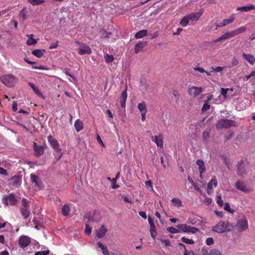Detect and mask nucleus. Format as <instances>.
Here are the masks:
<instances>
[{
	"label": "nucleus",
	"instance_id": "f257e3e1",
	"mask_svg": "<svg viewBox=\"0 0 255 255\" xmlns=\"http://www.w3.org/2000/svg\"><path fill=\"white\" fill-rule=\"evenodd\" d=\"M247 28L245 26H241L236 30L228 31L216 39L215 42H221L223 40L233 38L245 32Z\"/></svg>",
	"mask_w": 255,
	"mask_h": 255
},
{
	"label": "nucleus",
	"instance_id": "f03ea898",
	"mask_svg": "<svg viewBox=\"0 0 255 255\" xmlns=\"http://www.w3.org/2000/svg\"><path fill=\"white\" fill-rule=\"evenodd\" d=\"M233 228V226L228 222L220 221L213 228V231L218 233H223L230 231Z\"/></svg>",
	"mask_w": 255,
	"mask_h": 255
},
{
	"label": "nucleus",
	"instance_id": "7ed1b4c3",
	"mask_svg": "<svg viewBox=\"0 0 255 255\" xmlns=\"http://www.w3.org/2000/svg\"><path fill=\"white\" fill-rule=\"evenodd\" d=\"M216 126L218 129L223 128H229L232 127L237 126V123L234 120L223 119L218 121Z\"/></svg>",
	"mask_w": 255,
	"mask_h": 255
},
{
	"label": "nucleus",
	"instance_id": "20e7f679",
	"mask_svg": "<svg viewBox=\"0 0 255 255\" xmlns=\"http://www.w3.org/2000/svg\"><path fill=\"white\" fill-rule=\"evenodd\" d=\"M0 80L5 85L8 87H12L15 84L16 78L12 74H7L2 76Z\"/></svg>",
	"mask_w": 255,
	"mask_h": 255
},
{
	"label": "nucleus",
	"instance_id": "39448f33",
	"mask_svg": "<svg viewBox=\"0 0 255 255\" xmlns=\"http://www.w3.org/2000/svg\"><path fill=\"white\" fill-rule=\"evenodd\" d=\"M176 228L179 229V232L182 231L184 233L195 234L199 231L198 228L190 226H187V225L185 224H178L176 226Z\"/></svg>",
	"mask_w": 255,
	"mask_h": 255
},
{
	"label": "nucleus",
	"instance_id": "423d86ee",
	"mask_svg": "<svg viewBox=\"0 0 255 255\" xmlns=\"http://www.w3.org/2000/svg\"><path fill=\"white\" fill-rule=\"evenodd\" d=\"M9 185L12 187L19 188L21 184L22 176L16 175L8 180Z\"/></svg>",
	"mask_w": 255,
	"mask_h": 255
},
{
	"label": "nucleus",
	"instance_id": "0eeeda50",
	"mask_svg": "<svg viewBox=\"0 0 255 255\" xmlns=\"http://www.w3.org/2000/svg\"><path fill=\"white\" fill-rule=\"evenodd\" d=\"M236 229L238 232H241L248 229V222L245 217L239 220L236 225Z\"/></svg>",
	"mask_w": 255,
	"mask_h": 255
},
{
	"label": "nucleus",
	"instance_id": "6e6552de",
	"mask_svg": "<svg viewBox=\"0 0 255 255\" xmlns=\"http://www.w3.org/2000/svg\"><path fill=\"white\" fill-rule=\"evenodd\" d=\"M203 90L204 89L202 87L192 86L188 88L187 93H188V95L191 97H197L203 92Z\"/></svg>",
	"mask_w": 255,
	"mask_h": 255
},
{
	"label": "nucleus",
	"instance_id": "1a4fd4ad",
	"mask_svg": "<svg viewBox=\"0 0 255 255\" xmlns=\"http://www.w3.org/2000/svg\"><path fill=\"white\" fill-rule=\"evenodd\" d=\"M2 203L5 205H15L17 203V199H16L15 196L13 193H11L9 196H4L2 200Z\"/></svg>",
	"mask_w": 255,
	"mask_h": 255
},
{
	"label": "nucleus",
	"instance_id": "9d476101",
	"mask_svg": "<svg viewBox=\"0 0 255 255\" xmlns=\"http://www.w3.org/2000/svg\"><path fill=\"white\" fill-rule=\"evenodd\" d=\"M235 19V14H232L229 18L224 19L223 20L222 22H220L216 24V26L217 27H224L227 26V25L233 23Z\"/></svg>",
	"mask_w": 255,
	"mask_h": 255
},
{
	"label": "nucleus",
	"instance_id": "9b49d317",
	"mask_svg": "<svg viewBox=\"0 0 255 255\" xmlns=\"http://www.w3.org/2000/svg\"><path fill=\"white\" fill-rule=\"evenodd\" d=\"M30 242V238L25 236H21L19 239V246L20 248L24 249L29 246Z\"/></svg>",
	"mask_w": 255,
	"mask_h": 255
},
{
	"label": "nucleus",
	"instance_id": "f8f14e48",
	"mask_svg": "<svg viewBox=\"0 0 255 255\" xmlns=\"http://www.w3.org/2000/svg\"><path fill=\"white\" fill-rule=\"evenodd\" d=\"M238 174V175L243 176L246 174L245 169V163L243 160H241L237 165Z\"/></svg>",
	"mask_w": 255,
	"mask_h": 255
},
{
	"label": "nucleus",
	"instance_id": "ddd939ff",
	"mask_svg": "<svg viewBox=\"0 0 255 255\" xmlns=\"http://www.w3.org/2000/svg\"><path fill=\"white\" fill-rule=\"evenodd\" d=\"M151 140L156 143L157 146L161 148L163 147V135L162 134H159L158 135H152Z\"/></svg>",
	"mask_w": 255,
	"mask_h": 255
},
{
	"label": "nucleus",
	"instance_id": "4468645a",
	"mask_svg": "<svg viewBox=\"0 0 255 255\" xmlns=\"http://www.w3.org/2000/svg\"><path fill=\"white\" fill-rule=\"evenodd\" d=\"M48 140L50 143L51 146L55 150L60 151L61 148L59 147V144L57 139L53 138V137L50 135L48 136Z\"/></svg>",
	"mask_w": 255,
	"mask_h": 255
},
{
	"label": "nucleus",
	"instance_id": "2eb2a0df",
	"mask_svg": "<svg viewBox=\"0 0 255 255\" xmlns=\"http://www.w3.org/2000/svg\"><path fill=\"white\" fill-rule=\"evenodd\" d=\"M33 147L36 157H39L43 154L44 150L42 145H38L36 142H33Z\"/></svg>",
	"mask_w": 255,
	"mask_h": 255
},
{
	"label": "nucleus",
	"instance_id": "dca6fc26",
	"mask_svg": "<svg viewBox=\"0 0 255 255\" xmlns=\"http://www.w3.org/2000/svg\"><path fill=\"white\" fill-rule=\"evenodd\" d=\"M203 12L202 11L198 12L190 13L186 15L188 17V20L191 21H198L200 17L202 15Z\"/></svg>",
	"mask_w": 255,
	"mask_h": 255
},
{
	"label": "nucleus",
	"instance_id": "f3484780",
	"mask_svg": "<svg viewBox=\"0 0 255 255\" xmlns=\"http://www.w3.org/2000/svg\"><path fill=\"white\" fill-rule=\"evenodd\" d=\"M78 53L81 55L90 54L91 53V49L89 46L85 44H83L79 48Z\"/></svg>",
	"mask_w": 255,
	"mask_h": 255
},
{
	"label": "nucleus",
	"instance_id": "a211bd4d",
	"mask_svg": "<svg viewBox=\"0 0 255 255\" xmlns=\"http://www.w3.org/2000/svg\"><path fill=\"white\" fill-rule=\"evenodd\" d=\"M196 164L199 166V170L200 172V177L203 178L202 174L206 171V165L204 161L202 159H197L196 160Z\"/></svg>",
	"mask_w": 255,
	"mask_h": 255
},
{
	"label": "nucleus",
	"instance_id": "6ab92c4d",
	"mask_svg": "<svg viewBox=\"0 0 255 255\" xmlns=\"http://www.w3.org/2000/svg\"><path fill=\"white\" fill-rule=\"evenodd\" d=\"M147 45L146 41L139 42L135 45L134 52L137 54Z\"/></svg>",
	"mask_w": 255,
	"mask_h": 255
},
{
	"label": "nucleus",
	"instance_id": "aec40b11",
	"mask_svg": "<svg viewBox=\"0 0 255 255\" xmlns=\"http://www.w3.org/2000/svg\"><path fill=\"white\" fill-rule=\"evenodd\" d=\"M107 229L102 225L98 230L96 231V235L98 238H102L105 236Z\"/></svg>",
	"mask_w": 255,
	"mask_h": 255
},
{
	"label": "nucleus",
	"instance_id": "412c9836",
	"mask_svg": "<svg viewBox=\"0 0 255 255\" xmlns=\"http://www.w3.org/2000/svg\"><path fill=\"white\" fill-rule=\"evenodd\" d=\"M127 98V89L122 92L120 97V104L122 108H125Z\"/></svg>",
	"mask_w": 255,
	"mask_h": 255
},
{
	"label": "nucleus",
	"instance_id": "4be33fe9",
	"mask_svg": "<svg viewBox=\"0 0 255 255\" xmlns=\"http://www.w3.org/2000/svg\"><path fill=\"white\" fill-rule=\"evenodd\" d=\"M236 187L238 190L244 191L245 192H247L250 191L249 189L244 184V183L241 181H238L236 182Z\"/></svg>",
	"mask_w": 255,
	"mask_h": 255
},
{
	"label": "nucleus",
	"instance_id": "5701e85b",
	"mask_svg": "<svg viewBox=\"0 0 255 255\" xmlns=\"http://www.w3.org/2000/svg\"><path fill=\"white\" fill-rule=\"evenodd\" d=\"M254 9H255V5L252 4H248V5L246 6L238 7L237 9V10L245 12H248L251 10Z\"/></svg>",
	"mask_w": 255,
	"mask_h": 255
},
{
	"label": "nucleus",
	"instance_id": "b1692460",
	"mask_svg": "<svg viewBox=\"0 0 255 255\" xmlns=\"http://www.w3.org/2000/svg\"><path fill=\"white\" fill-rule=\"evenodd\" d=\"M30 179L32 182L35 184V186L39 187L41 184L40 178L34 174H31Z\"/></svg>",
	"mask_w": 255,
	"mask_h": 255
},
{
	"label": "nucleus",
	"instance_id": "393cba45",
	"mask_svg": "<svg viewBox=\"0 0 255 255\" xmlns=\"http://www.w3.org/2000/svg\"><path fill=\"white\" fill-rule=\"evenodd\" d=\"M243 58L247 60L250 64L253 65L255 62V57L251 54H246L243 53Z\"/></svg>",
	"mask_w": 255,
	"mask_h": 255
},
{
	"label": "nucleus",
	"instance_id": "a878e982",
	"mask_svg": "<svg viewBox=\"0 0 255 255\" xmlns=\"http://www.w3.org/2000/svg\"><path fill=\"white\" fill-rule=\"evenodd\" d=\"M213 185L214 187H217L218 185V182L215 177H213L208 184L207 191L208 193H209V190L213 189Z\"/></svg>",
	"mask_w": 255,
	"mask_h": 255
},
{
	"label": "nucleus",
	"instance_id": "bb28decb",
	"mask_svg": "<svg viewBox=\"0 0 255 255\" xmlns=\"http://www.w3.org/2000/svg\"><path fill=\"white\" fill-rule=\"evenodd\" d=\"M74 127L77 131H80L83 128V123L79 119L75 121L74 123Z\"/></svg>",
	"mask_w": 255,
	"mask_h": 255
},
{
	"label": "nucleus",
	"instance_id": "cd10ccee",
	"mask_svg": "<svg viewBox=\"0 0 255 255\" xmlns=\"http://www.w3.org/2000/svg\"><path fill=\"white\" fill-rule=\"evenodd\" d=\"M28 37V40H27L26 44L28 46H30L32 45L35 44L37 43V41L39 40V39H35L33 38V34H29L27 35Z\"/></svg>",
	"mask_w": 255,
	"mask_h": 255
},
{
	"label": "nucleus",
	"instance_id": "c85d7f7f",
	"mask_svg": "<svg viewBox=\"0 0 255 255\" xmlns=\"http://www.w3.org/2000/svg\"><path fill=\"white\" fill-rule=\"evenodd\" d=\"M147 34V31L146 29H143L139 30L137 33H135L134 35V37L135 39H139L143 37H145Z\"/></svg>",
	"mask_w": 255,
	"mask_h": 255
},
{
	"label": "nucleus",
	"instance_id": "c756f323",
	"mask_svg": "<svg viewBox=\"0 0 255 255\" xmlns=\"http://www.w3.org/2000/svg\"><path fill=\"white\" fill-rule=\"evenodd\" d=\"M45 52V50L35 49L32 51V54L35 56L40 58L43 56Z\"/></svg>",
	"mask_w": 255,
	"mask_h": 255
},
{
	"label": "nucleus",
	"instance_id": "7c9ffc66",
	"mask_svg": "<svg viewBox=\"0 0 255 255\" xmlns=\"http://www.w3.org/2000/svg\"><path fill=\"white\" fill-rule=\"evenodd\" d=\"M98 248H100L102 251L103 255H110L107 246H104L101 243L98 242L97 244Z\"/></svg>",
	"mask_w": 255,
	"mask_h": 255
},
{
	"label": "nucleus",
	"instance_id": "2f4dec72",
	"mask_svg": "<svg viewBox=\"0 0 255 255\" xmlns=\"http://www.w3.org/2000/svg\"><path fill=\"white\" fill-rule=\"evenodd\" d=\"M29 86L33 90L35 94L38 96H42V95L39 90L32 83H28Z\"/></svg>",
	"mask_w": 255,
	"mask_h": 255
},
{
	"label": "nucleus",
	"instance_id": "473e14b6",
	"mask_svg": "<svg viewBox=\"0 0 255 255\" xmlns=\"http://www.w3.org/2000/svg\"><path fill=\"white\" fill-rule=\"evenodd\" d=\"M21 213L25 219L28 218L30 213L29 208H22Z\"/></svg>",
	"mask_w": 255,
	"mask_h": 255
},
{
	"label": "nucleus",
	"instance_id": "72a5a7b5",
	"mask_svg": "<svg viewBox=\"0 0 255 255\" xmlns=\"http://www.w3.org/2000/svg\"><path fill=\"white\" fill-rule=\"evenodd\" d=\"M137 109L141 112H147V109L144 102L139 103L137 105Z\"/></svg>",
	"mask_w": 255,
	"mask_h": 255
},
{
	"label": "nucleus",
	"instance_id": "f704fd0d",
	"mask_svg": "<svg viewBox=\"0 0 255 255\" xmlns=\"http://www.w3.org/2000/svg\"><path fill=\"white\" fill-rule=\"evenodd\" d=\"M189 23V18L187 15L183 16V18L179 22V24L183 27H186Z\"/></svg>",
	"mask_w": 255,
	"mask_h": 255
},
{
	"label": "nucleus",
	"instance_id": "c9c22d12",
	"mask_svg": "<svg viewBox=\"0 0 255 255\" xmlns=\"http://www.w3.org/2000/svg\"><path fill=\"white\" fill-rule=\"evenodd\" d=\"M70 212V208L68 205H64L62 208V213L65 216H67L69 215Z\"/></svg>",
	"mask_w": 255,
	"mask_h": 255
},
{
	"label": "nucleus",
	"instance_id": "e433bc0d",
	"mask_svg": "<svg viewBox=\"0 0 255 255\" xmlns=\"http://www.w3.org/2000/svg\"><path fill=\"white\" fill-rule=\"evenodd\" d=\"M28 2L32 5H37L45 2L44 0H28Z\"/></svg>",
	"mask_w": 255,
	"mask_h": 255
},
{
	"label": "nucleus",
	"instance_id": "4c0bfd02",
	"mask_svg": "<svg viewBox=\"0 0 255 255\" xmlns=\"http://www.w3.org/2000/svg\"><path fill=\"white\" fill-rule=\"evenodd\" d=\"M26 7H24L23 9L20 11L19 15L22 17V20H25L27 19L26 16Z\"/></svg>",
	"mask_w": 255,
	"mask_h": 255
},
{
	"label": "nucleus",
	"instance_id": "58836bf2",
	"mask_svg": "<svg viewBox=\"0 0 255 255\" xmlns=\"http://www.w3.org/2000/svg\"><path fill=\"white\" fill-rule=\"evenodd\" d=\"M104 58L105 59V61L107 63H110L112 62L114 59L113 55H109L108 54L105 55Z\"/></svg>",
	"mask_w": 255,
	"mask_h": 255
},
{
	"label": "nucleus",
	"instance_id": "ea45409f",
	"mask_svg": "<svg viewBox=\"0 0 255 255\" xmlns=\"http://www.w3.org/2000/svg\"><path fill=\"white\" fill-rule=\"evenodd\" d=\"M171 202L178 207L182 206V201L179 198H173L172 199Z\"/></svg>",
	"mask_w": 255,
	"mask_h": 255
},
{
	"label": "nucleus",
	"instance_id": "a19ab883",
	"mask_svg": "<svg viewBox=\"0 0 255 255\" xmlns=\"http://www.w3.org/2000/svg\"><path fill=\"white\" fill-rule=\"evenodd\" d=\"M150 233L151 237L154 239H155L156 235V232L155 231V225H152V226L150 227Z\"/></svg>",
	"mask_w": 255,
	"mask_h": 255
},
{
	"label": "nucleus",
	"instance_id": "79ce46f5",
	"mask_svg": "<svg viewBox=\"0 0 255 255\" xmlns=\"http://www.w3.org/2000/svg\"><path fill=\"white\" fill-rule=\"evenodd\" d=\"M181 242L189 245H193L195 244V242L193 240L185 238V237L181 238Z\"/></svg>",
	"mask_w": 255,
	"mask_h": 255
},
{
	"label": "nucleus",
	"instance_id": "37998d69",
	"mask_svg": "<svg viewBox=\"0 0 255 255\" xmlns=\"http://www.w3.org/2000/svg\"><path fill=\"white\" fill-rule=\"evenodd\" d=\"M166 230L171 234H176L180 233V230L178 228L176 229L172 227L167 228Z\"/></svg>",
	"mask_w": 255,
	"mask_h": 255
},
{
	"label": "nucleus",
	"instance_id": "c03bdc74",
	"mask_svg": "<svg viewBox=\"0 0 255 255\" xmlns=\"http://www.w3.org/2000/svg\"><path fill=\"white\" fill-rule=\"evenodd\" d=\"M171 94L176 101H178L179 99H180V94L177 91L175 90H172L171 91Z\"/></svg>",
	"mask_w": 255,
	"mask_h": 255
},
{
	"label": "nucleus",
	"instance_id": "a18cd8bd",
	"mask_svg": "<svg viewBox=\"0 0 255 255\" xmlns=\"http://www.w3.org/2000/svg\"><path fill=\"white\" fill-rule=\"evenodd\" d=\"M217 203L220 207H222L224 205V201L221 195L217 196Z\"/></svg>",
	"mask_w": 255,
	"mask_h": 255
},
{
	"label": "nucleus",
	"instance_id": "49530a36",
	"mask_svg": "<svg viewBox=\"0 0 255 255\" xmlns=\"http://www.w3.org/2000/svg\"><path fill=\"white\" fill-rule=\"evenodd\" d=\"M209 255H222V254L219 250L214 249L210 251Z\"/></svg>",
	"mask_w": 255,
	"mask_h": 255
},
{
	"label": "nucleus",
	"instance_id": "de8ad7c7",
	"mask_svg": "<svg viewBox=\"0 0 255 255\" xmlns=\"http://www.w3.org/2000/svg\"><path fill=\"white\" fill-rule=\"evenodd\" d=\"M50 253V251L49 250L44 251H39L36 252L35 253L34 255H48Z\"/></svg>",
	"mask_w": 255,
	"mask_h": 255
},
{
	"label": "nucleus",
	"instance_id": "09e8293b",
	"mask_svg": "<svg viewBox=\"0 0 255 255\" xmlns=\"http://www.w3.org/2000/svg\"><path fill=\"white\" fill-rule=\"evenodd\" d=\"M210 108V106L209 105V104L208 103H204L202 108V112H205V111L209 110Z\"/></svg>",
	"mask_w": 255,
	"mask_h": 255
},
{
	"label": "nucleus",
	"instance_id": "8fccbe9b",
	"mask_svg": "<svg viewBox=\"0 0 255 255\" xmlns=\"http://www.w3.org/2000/svg\"><path fill=\"white\" fill-rule=\"evenodd\" d=\"M22 205L23 207L22 208H29V206L28 204V201L27 199L23 198L22 199Z\"/></svg>",
	"mask_w": 255,
	"mask_h": 255
},
{
	"label": "nucleus",
	"instance_id": "3c124183",
	"mask_svg": "<svg viewBox=\"0 0 255 255\" xmlns=\"http://www.w3.org/2000/svg\"><path fill=\"white\" fill-rule=\"evenodd\" d=\"M206 243L208 246H212L214 244V241L213 238H208L206 241Z\"/></svg>",
	"mask_w": 255,
	"mask_h": 255
},
{
	"label": "nucleus",
	"instance_id": "603ef678",
	"mask_svg": "<svg viewBox=\"0 0 255 255\" xmlns=\"http://www.w3.org/2000/svg\"><path fill=\"white\" fill-rule=\"evenodd\" d=\"M224 209L227 211H228L230 213H233L234 212V211L233 210H232L231 207H230V205L229 204V203H225V207H224Z\"/></svg>",
	"mask_w": 255,
	"mask_h": 255
},
{
	"label": "nucleus",
	"instance_id": "864d4df0",
	"mask_svg": "<svg viewBox=\"0 0 255 255\" xmlns=\"http://www.w3.org/2000/svg\"><path fill=\"white\" fill-rule=\"evenodd\" d=\"M86 234L89 235L91 234L92 229L90 227L88 224H86V229L85 230Z\"/></svg>",
	"mask_w": 255,
	"mask_h": 255
},
{
	"label": "nucleus",
	"instance_id": "5fc2aeb1",
	"mask_svg": "<svg viewBox=\"0 0 255 255\" xmlns=\"http://www.w3.org/2000/svg\"><path fill=\"white\" fill-rule=\"evenodd\" d=\"M199 255H209V252L207 249L203 248L200 251Z\"/></svg>",
	"mask_w": 255,
	"mask_h": 255
},
{
	"label": "nucleus",
	"instance_id": "6e6d98bb",
	"mask_svg": "<svg viewBox=\"0 0 255 255\" xmlns=\"http://www.w3.org/2000/svg\"><path fill=\"white\" fill-rule=\"evenodd\" d=\"M232 66H236L239 64V61L236 57H234L231 62Z\"/></svg>",
	"mask_w": 255,
	"mask_h": 255
},
{
	"label": "nucleus",
	"instance_id": "4d7b16f0",
	"mask_svg": "<svg viewBox=\"0 0 255 255\" xmlns=\"http://www.w3.org/2000/svg\"><path fill=\"white\" fill-rule=\"evenodd\" d=\"M0 174L4 175L5 176L8 175L7 170L1 167H0Z\"/></svg>",
	"mask_w": 255,
	"mask_h": 255
},
{
	"label": "nucleus",
	"instance_id": "13d9d810",
	"mask_svg": "<svg viewBox=\"0 0 255 255\" xmlns=\"http://www.w3.org/2000/svg\"><path fill=\"white\" fill-rule=\"evenodd\" d=\"M193 70L199 71L201 73L206 72V70L202 67H194L193 68Z\"/></svg>",
	"mask_w": 255,
	"mask_h": 255
},
{
	"label": "nucleus",
	"instance_id": "bf43d9fd",
	"mask_svg": "<svg viewBox=\"0 0 255 255\" xmlns=\"http://www.w3.org/2000/svg\"><path fill=\"white\" fill-rule=\"evenodd\" d=\"M210 136V132L208 131H204L203 132V138L204 139H206Z\"/></svg>",
	"mask_w": 255,
	"mask_h": 255
},
{
	"label": "nucleus",
	"instance_id": "052dcab7",
	"mask_svg": "<svg viewBox=\"0 0 255 255\" xmlns=\"http://www.w3.org/2000/svg\"><path fill=\"white\" fill-rule=\"evenodd\" d=\"M160 241L162 243L164 244L165 247H168L170 246V243L167 240L160 239Z\"/></svg>",
	"mask_w": 255,
	"mask_h": 255
},
{
	"label": "nucleus",
	"instance_id": "680f3d73",
	"mask_svg": "<svg viewBox=\"0 0 255 255\" xmlns=\"http://www.w3.org/2000/svg\"><path fill=\"white\" fill-rule=\"evenodd\" d=\"M229 90V89H221V94L224 96L225 97H227V92Z\"/></svg>",
	"mask_w": 255,
	"mask_h": 255
},
{
	"label": "nucleus",
	"instance_id": "e2e57ef3",
	"mask_svg": "<svg viewBox=\"0 0 255 255\" xmlns=\"http://www.w3.org/2000/svg\"><path fill=\"white\" fill-rule=\"evenodd\" d=\"M213 69L215 72H222L224 68L222 67H217L215 68H213Z\"/></svg>",
	"mask_w": 255,
	"mask_h": 255
},
{
	"label": "nucleus",
	"instance_id": "0e129e2a",
	"mask_svg": "<svg viewBox=\"0 0 255 255\" xmlns=\"http://www.w3.org/2000/svg\"><path fill=\"white\" fill-rule=\"evenodd\" d=\"M213 98V95H209L207 98V99L205 100V102L206 103H208L210 101H211Z\"/></svg>",
	"mask_w": 255,
	"mask_h": 255
},
{
	"label": "nucleus",
	"instance_id": "69168bd1",
	"mask_svg": "<svg viewBox=\"0 0 255 255\" xmlns=\"http://www.w3.org/2000/svg\"><path fill=\"white\" fill-rule=\"evenodd\" d=\"M183 31V29L182 28H177L176 31L175 32H174L173 35H178L180 32H181Z\"/></svg>",
	"mask_w": 255,
	"mask_h": 255
},
{
	"label": "nucleus",
	"instance_id": "338daca9",
	"mask_svg": "<svg viewBox=\"0 0 255 255\" xmlns=\"http://www.w3.org/2000/svg\"><path fill=\"white\" fill-rule=\"evenodd\" d=\"M12 110L14 111H16L17 110V104L16 102H13V103L12 104Z\"/></svg>",
	"mask_w": 255,
	"mask_h": 255
},
{
	"label": "nucleus",
	"instance_id": "774afa93",
	"mask_svg": "<svg viewBox=\"0 0 255 255\" xmlns=\"http://www.w3.org/2000/svg\"><path fill=\"white\" fill-rule=\"evenodd\" d=\"M139 215L143 219L146 218V215L144 212H142V211L139 212Z\"/></svg>",
	"mask_w": 255,
	"mask_h": 255
}]
</instances>
